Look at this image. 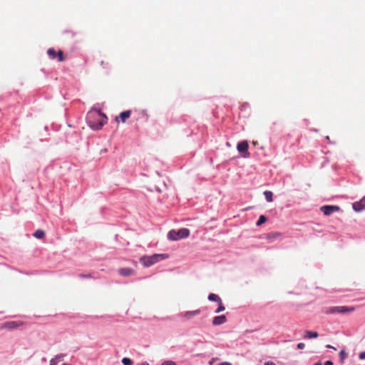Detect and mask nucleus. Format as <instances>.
I'll return each instance as SVG.
<instances>
[{
	"mask_svg": "<svg viewBox=\"0 0 365 365\" xmlns=\"http://www.w3.org/2000/svg\"><path fill=\"white\" fill-rule=\"evenodd\" d=\"M106 115L99 110H91L86 116V122L93 130H100L106 123Z\"/></svg>",
	"mask_w": 365,
	"mask_h": 365,
	"instance_id": "1",
	"label": "nucleus"
},
{
	"mask_svg": "<svg viewBox=\"0 0 365 365\" xmlns=\"http://www.w3.org/2000/svg\"><path fill=\"white\" fill-rule=\"evenodd\" d=\"M168 257V255L166 254H154L153 255H144L140 258V262L143 264V266L148 267L154 264L165 259Z\"/></svg>",
	"mask_w": 365,
	"mask_h": 365,
	"instance_id": "2",
	"label": "nucleus"
},
{
	"mask_svg": "<svg viewBox=\"0 0 365 365\" xmlns=\"http://www.w3.org/2000/svg\"><path fill=\"white\" fill-rule=\"evenodd\" d=\"M190 235V230L187 228H181L178 230H172L168 234V238L170 240L177 241L181 239L187 238Z\"/></svg>",
	"mask_w": 365,
	"mask_h": 365,
	"instance_id": "3",
	"label": "nucleus"
},
{
	"mask_svg": "<svg viewBox=\"0 0 365 365\" xmlns=\"http://www.w3.org/2000/svg\"><path fill=\"white\" fill-rule=\"evenodd\" d=\"M354 310V307H349L346 306H338V307H332L327 309L326 311L327 314H347L352 312Z\"/></svg>",
	"mask_w": 365,
	"mask_h": 365,
	"instance_id": "4",
	"label": "nucleus"
},
{
	"mask_svg": "<svg viewBox=\"0 0 365 365\" xmlns=\"http://www.w3.org/2000/svg\"><path fill=\"white\" fill-rule=\"evenodd\" d=\"M320 209L325 215H330L340 210L339 207L337 205H324L322 206Z\"/></svg>",
	"mask_w": 365,
	"mask_h": 365,
	"instance_id": "5",
	"label": "nucleus"
},
{
	"mask_svg": "<svg viewBox=\"0 0 365 365\" xmlns=\"http://www.w3.org/2000/svg\"><path fill=\"white\" fill-rule=\"evenodd\" d=\"M24 323L21 322L11 321L4 323L1 326V328L12 330L19 328Z\"/></svg>",
	"mask_w": 365,
	"mask_h": 365,
	"instance_id": "6",
	"label": "nucleus"
},
{
	"mask_svg": "<svg viewBox=\"0 0 365 365\" xmlns=\"http://www.w3.org/2000/svg\"><path fill=\"white\" fill-rule=\"evenodd\" d=\"M353 209L356 212H360L365 209V198L361 199L359 202L353 203Z\"/></svg>",
	"mask_w": 365,
	"mask_h": 365,
	"instance_id": "7",
	"label": "nucleus"
},
{
	"mask_svg": "<svg viewBox=\"0 0 365 365\" xmlns=\"http://www.w3.org/2000/svg\"><path fill=\"white\" fill-rule=\"evenodd\" d=\"M249 148V145L246 140H243L240 142L237 145V149L239 153H245L247 152Z\"/></svg>",
	"mask_w": 365,
	"mask_h": 365,
	"instance_id": "8",
	"label": "nucleus"
},
{
	"mask_svg": "<svg viewBox=\"0 0 365 365\" xmlns=\"http://www.w3.org/2000/svg\"><path fill=\"white\" fill-rule=\"evenodd\" d=\"M118 273L123 277H129L134 274V270L131 268H121L118 270Z\"/></svg>",
	"mask_w": 365,
	"mask_h": 365,
	"instance_id": "9",
	"label": "nucleus"
},
{
	"mask_svg": "<svg viewBox=\"0 0 365 365\" xmlns=\"http://www.w3.org/2000/svg\"><path fill=\"white\" fill-rule=\"evenodd\" d=\"M226 322V317L225 315L215 317L212 321L213 325H220Z\"/></svg>",
	"mask_w": 365,
	"mask_h": 365,
	"instance_id": "10",
	"label": "nucleus"
},
{
	"mask_svg": "<svg viewBox=\"0 0 365 365\" xmlns=\"http://www.w3.org/2000/svg\"><path fill=\"white\" fill-rule=\"evenodd\" d=\"M200 313V309L194 310V311H188L183 314L184 317H187V319H190L194 316H196Z\"/></svg>",
	"mask_w": 365,
	"mask_h": 365,
	"instance_id": "11",
	"label": "nucleus"
},
{
	"mask_svg": "<svg viewBox=\"0 0 365 365\" xmlns=\"http://www.w3.org/2000/svg\"><path fill=\"white\" fill-rule=\"evenodd\" d=\"M318 336H319V334L317 331H306L304 338L305 339H314V338H317Z\"/></svg>",
	"mask_w": 365,
	"mask_h": 365,
	"instance_id": "12",
	"label": "nucleus"
},
{
	"mask_svg": "<svg viewBox=\"0 0 365 365\" xmlns=\"http://www.w3.org/2000/svg\"><path fill=\"white\" fill-rule=\"evenodd\" d=\"M130 114H131L130 110H125V111L122 112V113H120V119H121V121H122L123 123H125V120H126L128 118H130Z\"/></svg>",
	"mask_w": 365,
	"mask_h": 365,
	"instance_id": "13",
	"label": "nucleus"
},
{
	"mask_svg": "<svg viewBox=\"0 0 365 365\" xmlns=\"http://www.w3.org/2000/svg\"><path fill=\"white\" fill-rule=\"evenodd\" d=\"M65 356V354H61L56 356L55 358H53L50 360L49 365H57L58 364V359H61L63 357Z\"/></svg>",
	"mask_w": 365,
	"mask_h": 365,
	"instance_id": "14",
	"label": "nucleus"
},
{
	"mask_svg": "<svg viewBox=\"0 0 365 365\" xmlns=\"http://www.w3.org/2000/svg\"><path fill=\"white\" fill-rule=\"evenodd\" d=\"M208 299L210 301L216 302L217 303L222 300L218 295L213 293H211L208 295Z\"/></svg>",
	"mask_w": 365,
	"mask_h": 365,
	"instance_id": "15",
	"label": "nucleus"
},
{
	"mask_svg": "<svg viewBox=\"0 0 365 365\" xmlns=\"http://www.w3.org/2000/svg\"><path fill=\"white\" fill-rule=\"evenodd\" d=\"M264 195L265 197V199L267 202H272L273 198V193L271 191L266 190L264 192Z\"/></svg>",
	"mask_w": 365,
	"mask_h": 365,
	"instance_id": "16",
	"label": "nucleus"
},
{
	"mask_svg": "<svg viewBox=\"0 0 365 365\" xmlns=\"http://www.w3.org/2000/svg\"><path fill=\"white\" fill-rule=\"evenodd\" d=\"M45 235V233L43 230H37L36 231H35V232L34 233V236L35 237H36L37 239H41L44 237Z\"/></svg>",
	"mask_w": 365,
	"mask_h": 365,
	"instance_id": "17",
	"label": "nucleus"
},
{
	"mask_svg": "<svg viewBox=\"0 0 365 365\" xmlns=\"http://www.w3.org/2000/svg\"><path fill=\"white\" fill-rule=\"evenodd\" d=\"M47 53L51 59H54L56 57V52L53 48H48L47 51Z\"/></svg>",
	"mask_w": 365,
	"mask_h": 365,
	"instance_id": "18",
	"label": "nucleus"
},
{
	"mask_svg": "<svg viewBox=\"0 0 365 365\" xmlns=\"http://www.w3.org/2000/svg\"><path fill=\"white\" fill-rule=\"evenodd\" d=\"M339 356L341 363H343L344 360L347 357V354L344 349L341 350V351L339 352Z\"/></svg>",
	"mask_w": 365,
	"mask_h": 365,
	"instance_id": "19",
	"label": "nucleus"
},
{
	"mask_svg": "<svg viewBox=\"0 0 365 365\" xmlns=\"http://www.w3.org/2000/svg\"><path fill=\"white\" fill-rule=\"evenodd\" d=\"M266 220H267V217L265 216L260 215L259 219H258V220H257V223H256V225L257 226H259V225H262L264 222H265Z\"/></svg>",
	"mask_w": 365,
	"mask_h": 365,
	"instance_id": "20",
	"label": "nucleus"
},
{
	"mask_svg": "<svg viewBox=\"0 0 365 365\" xmlns=\"http://www.w3.org/2000/svg\"><path fill=\"white\" fill-rule=\"evenodd\" d=\"M218 304H219V306H218V308L215 310V313H220L221 312H223L225 309L222 304V300L220 302H218Z\"/></svg>",
	"mask_w": 365,
	"mask_h": 365,
	"instance_id": "21",
	"label": "nucleus"
},
{
	"mask_svg": "<svg viewBox=\"0 0 365 365\" xmlns=\"http://www.w3.org/2000/svg\"><path fill=\"white\" fill-rule=\"evenodd\" d=\"M122 364L123 365H133V361L130 359L125 357L122 359Z\"/></svg>",
	"mask_w": 365,
	"mask_h": 365,
	"instance_id": "22",
	"label": "nucleus"
},
{
	"mask_svg": "<svg viewBox=\"0 0 365 365\" xmlns=\"http://www.w3.org/2000/svg\"><path fill=\"white\" fill-rule=\"evenodd\" d=\"M56 56L58 57V61H63L64 60L63 54L61 51H59L58 53L56 54Z\"/></svg>",
	"mask_w": 365,
	"mask_h": 365,
	"instance_id": "23",
	"label": "nucleus"
},
{
	"mask_svg": "<svg viewBox=\"0 0 365 365\" xmlns=\"http://www.w3.org/2000/svg\"><path fill=\"white\" fill-rule=\"evenodd\" d=\"M162 365H177L176 363L171 360L165 361L162 363Z\"/></svg>",
	"mask_w": 365,
	"mask_h": 365,
	"instance_id": "24",
	"label": "nucleus"
},
{
	"mask_svg": "<svg viewBox=\"0 0 365 365\" xmlns=\"http://www.w3.org/2000/svg\"><path fill=\"white\" fill-rule=\"evenodd\" d=\"M78 277L81 279H88V278H91V274H79Z\"/></svg>",
	"mask_w": 365,
	"mask_h": 365,
	"instance_id": "25",
	"label": "nucleus"
},
{
	"mask_svg": "<svg viewBox=\"0 0 365 365\" xmlns=\"http://www.w3.org/2000/svg\"><path fill=\"white\" fill-rule=\"evenodd\" d=\"M304 346H305V344H304V343H302V342H301V343H299V344L297 345V349H304Z\"/></svg>",
	"mask_w": 365,
	"mask_h": 365,
	"instance_id": "26",
	"label": "nucleus"
},
{
	"mask_svg": "<svg viewBox=\"0 0 365 365\" xmlns=\"http://www.w3.org/2000/svg\"><path fill=\"white\" fill-rule=\"evenodd\" d=\"M359 358L361 360L365 359V351L359 354Z\"/></svg>",
	"mask_w": 365,
	"mask_h": 365,
	"instance_id": "27",
	"label": "nucleus"
},
{
	"mask_svg": "<svg viewBox=\"0 0 365 365\" xmlns=\"http://www.w3.org/2000/svg\"><path fill=\"white\" fill-rule=\"evenodd\" d=\"M217 365H232V364L230 362L225 361V362H221Z\"/></svg>",
	"mask_w": 365,
	"mask_h": 365,
	"instance_id": "28",
	"label": "nucleus"
},
{
	"mask_svg": "<svg viewBox=\"0 0 365 365\" xmlns=\"http://www.w3.org/2000/svg\"><path fill=\"white\" fill-rule=\"evenodd\" d=\"M264 365H276V364L272 361H267L264 363Z\"/></svg>",
	"mask_w": 365,
	"mask_h": 365,
	"instance_id": "29",
	"label": "nucleus"
},
{
	"mask_svg": "<svg viewBox=\"0 0 365 365\" xmlns=\"http://www.w3.org/2000/svg\"><path fill=\"white\" fill-rule=\"evenodd\" d=\"M324 365H333V363L331 361H325Z\"/></svg>",
	"mask_w": 365,
	"mask_h": 365,
	"instance_id": "30",
	"label": "nucleus"
},
{
	"mask_svg": "<svg viewBox=\"0 0 365 365\" xmlns=\"http://www.w3.org/2000/svg\"><path fill=\"white\" fill-rule=\"evenodd\" d=\"M327 348H329V349H333L336 350V348H335V347H334V346H332L331 345H329V344L327 345Z\"/></svg>",
	"mask_w": 365,
	"mask_h": 365,
	"instance_id": "31",
	"label": "nucleus"
},
{
	"mask_svg": "<svg viewBox=\"0 0 365 365\" xmlns=\"http://www.w3.org/2000/svg\"><path fill=\"white\" fill-rule=\"evenodd\" d=\"M314 365H322V364L320 362H318V363L314 364Z\"/></svg>",
	"mask_w": 365,
	"mask_h": 365,
	"instance_id": "32",
	"label": "nucleus"
},
{
	"mask_svg": "<svg viewBox=\"0 0 365 365\" xmlns=\"http://www.w3.org/2000/svg\"><path fill=\"white\" fill-rule=\"evenodd\" d=\"M326 140H329V136H326Z\"/></svg>",
	"mask_w": 365,
	"mask_h": 365,
	"instance_id": "33",
	"label": "nucleus"
}]
</instances>
